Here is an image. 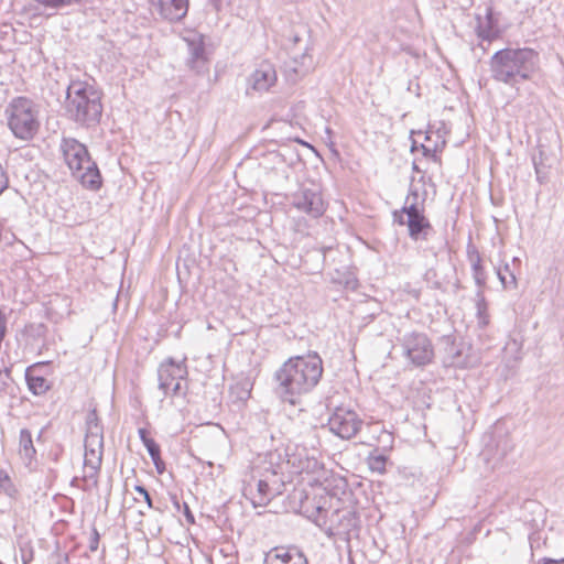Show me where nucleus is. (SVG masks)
I'll use <instances>...</instances> for the list:
<instances>
[{"label":"nucleus","instance_id":"obj_20","mask_svg":"<svg viewBox=\"0 0 564 564\" xmlns=\"http://www.w3.org/2000/svg\"><path fill=\"white\" fill-rule=\"evenodd\" d=\"M468 259L471 263L473 278L476 285L481 289L486 285L487 274L484 267L481 265V257L475 247H468L467 250Z\"/></svg>","mask_w":564,"mask_h":564},{"label":"nucleus","instance_id":"obj_5","mask_svg":"<svg viewBox=\"0 0 564 564\" xmlns=\"http://www.w3.org/2000/svg\"><path fill=\"white\" fill-rule=\"evenodd\" d=\"M7 112L9 128L17 138L30 140L34 137L40 123L33 102L30 99L19 97L12 100Z\"/></svg>","mask_w":564,"mask_h":564},{"label":"nucleus","instance_id":"obj_3","mask_svg":"<svg viewBox=\"0 0 564 564\" xmlns=\"http://www.w3.org/2000/svg\"><path fill=\"white\" fill-rule=\"evenodd\" d=\"M64 110L66 117L80 127H96L102 115L101 97L91 85L72 82L66 90Z\"/></svg>","mask_w":564,"mask_h":564},{"label":"nucleus","instance_id":"obj_2","mask_svg":"<svg viewBox=\"0 0 564 564\" xmlns=\"http://www.w3.org/2000/svg\"><path fill=\"white\" fill-rule=\"evenodd\" d=\"M539 68V54L532 48H503L490 59V72L495 80L514 86L529 80Z\"/></svg>","mask_w":564,"mask_h":564},{"label":"nucleus","instance_id":"obj_53","mask_svg":"<svg viewBox=\"0 0 564 564\" xmlns=\"http://www.w3.org/2000/svg\"><path fill=\"white\" fill-rule=\"evenodd\" d=\"M29 561H30V560H25V558H23V563H24V564H28V563H29Z\"/></svg>","mask_w":564,"mask_h":564},{"label":"nucleus","instance_id":"obj_39","mask_svg":"<svg viewBox=\"0 0 564 564\" xmlns=\"http://www.w3.org/2000/svg\"><path fill=\"white\" fill-rule=\"evenodd\" d=\"M264 564H273L272 562L265 561ZM295 564H308V561L306 557H297V561Z\"/></svg>","mask_w":564,"mask_h":564},{"label":"nucleus","instance_id":"obj_12","mask_svg":"<svg viewBox=\"0 0 564 564\" xmlns=\"http://www.w3.org/2000/svg\"><path fill=\"white\" fill-rule=\"evenodd\" d=\"M393 221L400 226H408L409 237L414 240H427L432 225L425 214L403 217L402 213H392Z\"/></svg>","mask_w":564,"mask_h":564},{"label":"nucleus","instance_id":"obj_17","mask_svg":"<svg viewBox=\"0 0 564 564\" xmlns=\"http://www.w3.org/2000/svg\"><path fill=\"white\" fill-rule=\"evenodd\" d=\"M44 364L36 362L25 369V381L29 390L35 395H42L51 389V383L40 373Z\"/></svg>","mask_w":564,"mask_h":564},{"label":"nucleus","instance_id":"obj_46","mask_svg":"<svg viewBox=\"0 0 564 564\" xmlns=\"http://www.w3.org/2000/svg\"><path fill=\"white\" fill-rule=\"evenodd\" d=\"M332 250V247H328V248H324L323 249V252H324V259H326V251H330Z\"/></svg>","mask_w":564,"mask_h":564},{"label":"nucleus","instance_id":"obj_37","mask_svg":"<svg viewBox=\"0 0 564 564\" xmlns=\"http://www.w3.org/2000/svg\"><path fill=\"white\" fill-rule=\"evenodd\" d=\"M154 466H155V469H156L158 474H160V475H161V474H163V473H164V470H165V464H164V462H163V460H159V462H156V463L154 464Z\"/></svg>","mask_w":564,"mask_h":564},{"label":"nucleus","instance_id":"obj_33","mask_svg":"<svg viewBox=\"0 0 564 564\" xmlns=\"http://www.w3.org/2000/svg\"><path fill=\"white\" fill-rule=\"evenodd\" d=\"M183 509H184L183 513H184L187 522L191 524L195 523L194 514L192 513L187 503H184Z\"/></svg>","mask_w":564,"mask_h":564},{"label":"nucleus","instance_id":"obj_24","mask_svg":"<svg viewBox=\"0 0 564 564\" xmlns=\"http://www.w3.org/2000/svg\"><path fill=\"white\" fill-rule=\"evenodd\" d=\"M388 458L387 456L379 454V455H369L367 463L371 471H376L378 474H384L386 473V465H387Z\"/></svg>","mask_w":564,"mask_h":564},{"label":"nucleus","instance_id":"obj_25","mask_svg":"<svg viewBox=\"0 0 564 564\" xmlns=\"http://www.w3.org/2000/svg\"><path fill=\"white\" fill-rule=\"evenodd\" d=\"M426 200V192L423 191L422 193L419 192L417 188L411 186L409 189V193L405 197L404 205H425Z\"/></svg>","mask_w":564,"mask_h":564},{"label":"nucleus","instance_id":"obj_16","mask_svg":"<svg viewBox=\"0 0 564 564\" xmlns=\"http://www.w3.org/2000/svg\"><path fill=\"white\" fill-rule=\"evenodd\" d=\"M269 475H265L264 478H260L257 480V489L256 492H252V489L250 488L251 494V502L253 507H264L267 506L272 498L274 497V490L272 488V482L270 478H274L276 476V473L273 470H267Z\"/></svg>","mask_w":564,"mask_h":564},{"label":"nucleus","instance_id":"obj_38","mask_svg":"<svg viewBox=\"0 0 564 564\" xmlns=\"http://www.w3.org/2000/svg\"><path fill=\"white\" fill-rule=\"evenodd\" d=\"M138 433H139L141 442H143V440H147L149 437V433L145 429H139Z\"/></svg>","mask_w":564,"mask_h":564},{"label":"nucleus","instance_id":"obj_51","mask_svg":"<svg viewBox=\"0 0 564 564\" xmlns=\"http://www.w3.org/2000/svg\"><path fill=\"white\" fill-rule=\"evenodd\" d=\"M512 261L513 262H520V260L518 258H513Z\"/></svg>","mask_w":564,"mask_h":564},{"label":"nucleus","instance_id":"obj_43","mask_svg":"<svg viewBox=\"0 0 564 564\" xmlns=\"http://www.w3.org/2000/svg\"><path fill=\"white\" fill-rule=\"evenodd\" d=\"M432 275H435V272H434L433 270H429V271L425 273L426 279L432 278Z\"/></svg>","mask_w":564,"mask_h":564},{"label":"nucleus","instance_id":"obj_34","mask_svg":"<svg viewBox=\"0 0 564 564\" xmlns=\"http://www.w3.org/2000/svg\"><path fill=\"white\" fill-rule=\"evenodd\" d=\"M500 446H501L500 457H503L507 454L508 449L511 448V446L509 445V441L507 438H503L498 443V447H500Z\"/></svg>","mask_w":564,"mask_h":564},{"label":"nucleus","instance_id":"obj_21","mask_svg":"<svg viewBox=\"0 0 564 564\" xmlns=\"http://www.w3.org/2000/svg\"><path fill=\"white\" fill-rule=\"evenodd\" d=\"M305 557V555L296 547L292 549H276V553L274 554V558L279 560L281 564H295L297 557Z\"/></svg>","mask_w":564,"mask_h":564},{"label":"nucleus","instance_id":"obj_29","mask_svg":"<svg viewBox=\"0 0 564 564\" xmlns=\"http://www.w3.org/2000/svg\"><path fill=\"white\" fill-rule=\"evenodd\" d=\"M358 518L355 511H346L340 518V525L344 528L346 533H349L351 529L357 528Z\"/></svg>","mask_w":564,"mask_h":564},{"label":"nucleus","instance_id":"obj_19","mask_svg":"<svg viewBox=\"0 0 564 564\" xmlns=\"http://www.w3.org/2000/svg\"><path fill=\"white\" fill-rule=\"evenodd\" d=\"M19 454L26 467H31L36 459V449L33 444L32 433L22 429L19 435Z\"/></svg>","mask_w":564,"mask_h":564},{"label":"nucleus","instance_id":"obj_26","mask_svg":"<svg viewBox=\"0 0 564 564\" xmlns=\"http://www.w3.org/2000/svg\"><path fill=\"white\" fill-rule=\"evenodd\" d=\"M0 490L9 497H14L18 494L10 476L3 469H0Z\"/></svg>","mask_w":564,"mask_h":564},{"label":"nucleus","instance_id":"obj_31","mask_svg":"<svg viewBox=\"0 0 564 564\" xmlns=\"http://www.w3.org/2000/svg\"><path fill=\"white\" fill-rule=\"evenodd\" d=\"M99 540H100V534H99L98 530L96 528H93L91 534L89 538V544H88V549L91 552H96L98 550Z\"/></svg>","mask_w":564,"mask_h":564},{"label":"nucleus","instance_id":"obj_15","mask_svg":"<svg viewBox=\"0 0 564 564\" xmlns=\"http://www.w3.org/2000/svg\"><path fill=\"white\" fill-rule=\"evenodd\" d=\"M85 447L104 449V429L99 422L96 409L89 411L86 417Z\"/></svg>","mask_w":564,"mask_h":564},{"label":"nucleus","instance_id":"obj_52","mask_svg":"<svg viewBox=\"0 0 564 564\" xmlns=\"http://www.w3.org/2000/svg\"><path fill=\"white\" fill-rule=\"evenodd\" d=\"M42 434H43V432L41 431V432L39 433L37 440H40V438L42 437Z\"/></svg>","mask_w":564,"mask_h":564},{"label":"nucleus","instance_id":"obj_30","mask_svg":"<svg viewBox=\"0 0 564 564\" xmlns=\"http://www.w3.org/2000/svg\"><path fill=\"white\" fill-rule=\"evenodd\" d=\"M393 213H402L403 217L419 216L425 214V205H403L400 210Z\"/></svg>","mask_w":564,"mask_h":564},{"label":"nucleus","instance_id":"obj_49","mask_svg":"<svg viewBox=\"0 0 564 564\" xmlns=\"http://www.w3.org/2000/svg\"><path fill=\"white\" fill-rule=\"evenodd\" d=\"M411 149H412V151H413L414 149H416V142H415V141H413Z\"/></svg>","mask_w":564,"mask_h":564},{"label":"nucleus","instance_id":"obj_40","mask_svg":"<svg viewBox=\"0 0 564 564\" xmlns=\"http://www.w3.org/2000/svg\"><path fill=\"white\" fill-rule=\"evenodd\" d=\"M142 443H143V445L145 446V448H149V446H150V445H153V444H155L156 442H155L153 438L148 437L147 440H143V442H142Z\"/></svg>","mask_w":564,"mask_h":564},{"label":"nucleus","instance_id":"obj_13","mask_svg":"<svg viewBox=\"0 0 564 564\" xmlns=\"http://www.w3.org/2000/svg\"><path fill=\"white\" fill-rule=\"evenodd\" d=\"M159 14L171 22L182 20L188 11V0H150Z\"/></svg>","mask_w":564,"mask_h":564},{"label":"nucleus","instance_id":"obj_9","mask_svg":"<svg viewBox=\"0 0 564 564\" xmlns=\"http://www.w3.org/2000/svg\"><path fill=\"white\" fill-rule=\"evenodd\" d=\"M291 204L312 218H319L326 210L322 193L311 187H301L293 193Z\"/></svg>","mask_w":564,"mask_h":564},{"label":"nucleus","instance_id":"obj_23","mask_svg":"<svg viewBox=\"0 0 564 564\" xmlns=\"http://www.w3.org/2000/svg\"><path fill=\"white\" fill-rule=\"evenodd\" d=\"M497 275L505 289L508 288H516L517 286V279L514 273L510 270L509 264H505L503 268L497 269Z\"/></svg>","mask_w":564,"mask_h":564},{"label":"nucleus","instance_id":"obj_42","mask_svg":"<svg viewBox=\"0 0 564 564\" xmlns=\"http://www.w3.org/2000/svg\"><path fill=\"white\" fill-rule=\"evenodd\" d=\"M432 275H435V272H434L433 270H429V271L425 273L426 279L432 278Z\"/></svg>","mask_w":564,"mask_h":564},{"label":"nucleus","instance_id":"obj_48","mask_svg":"<svg viewBox=\"0 0 564 564\" xmlns=\"http://www.w3.org/2000/svg\"><path fill=\"white\" fill-rule=\"evenodd\" d=\"M510 345H511V343H509V344H508V347H509ZM512 345H513V346H516V347H518V346H519V345H518V343H517L516 340H512Z\"/></svg>","mask_w":564,"mask_h":564},{"label":"nucleus","instance_id":"obj_36","mask_svg":"<svg viewBox=\"0 0 564 564\" xmlns=\"http://www.w3.org/2000/svg\"><path fill=\"white\" fill-rule=\"evenodd\" d=\"M538 564H564V558L562 560H552V558H542L538 562Z\"/></svg>","mask_w":564,"mask_h":564},{"label":"nucleus","instance_id":"obj_11","mask_svg":"<svg viewBox=\"0 0 564 564\" xmlns=\"http://www.w3.org/2000/svg\"><path fill=\"white\" fill-rule=\"evenodd\" d=\"M278 80L274 66L269 62H262L248 77L247 94L253 90L263 94L270 90Z\"/></svg>","mask_w":564,"mask_h":564},{"label":"nucleus","instance_id":"obj_45","mask_svg":"<svg viewBox=\"0 0 564 564\" xmlns=\"http://www.w3.org/2000/svg\"><path fill=\"white\" fill-rule=\"evenodd\" d=\"M441 140H443L440 135H437V140L433 143V145H441Z\"/></svg>","mask_w":564,"mask_h":564},{"label":"nucleus","instance_id":"obj_41","mask_svg":"<svg viewBox=\"0 0 564 564\" xmlns=\"http://www.w3.org/2000/svg\"><path fill=\"white\" fill-rule=\"evenodd\" d=\"M150 457L152 458L153 464H155V463H156V462H159V460H162V459H161V453H158V455H156V456H150Z\"/></svg>","mask_w":564,"mask_h":564},{"label":"nucleus","instance_id":"obj_4","mask_svg":"<svg viewBox=\"0 0 564 564\" xmlns=\"http://www.w3.org/2000/svg\"><path fill=\"white\" fill-rule=\"evenodd\" d=\"M61 151L64 160L80 183L91 191L101 186V175L97 164L91 161L87 148L74 138H63Z\"/></svg>","mask_w":564,"mask_h":564},{"label":"nucleus","instance_id":"obj_7","mask_svg":"<svg viewBox=\"0 0 564 564\" xmlns=\"http://www.w3.org/2000/svg\"><path fill=\"white\" fill-rule=\"evenodd\" d=\"M187 377V367L184 361H175L173 358H167L159 366L158 380L159 389L165 397H177L185 394L182 391L181 381Z\"/></svg>","mask_w":564,"mask_h":564},{"label":"nucleus","instance_id":"obj_35","mask_svg":"<svg viewBox=\"0 0 564 564\" xmlns=\"http://www.w3.org/2000/svg\"><path fill=\"white\" fill-rule=\"evenodd\" d=\"M150 456H156L158 453H161L160 446L158 443L150 445L149 448H147Z\"/></svg>","mask_w":564,"mask_h":564},{"label":"nucleus","instance_id":"obj_18","mask_svg":"<svg viewBox=\"0 0 564 564\" xmlns=\"http://www.w3.org/2000/svg\"><path fill=\"white\" fill-rule=\"evenodd\" d=\"M477 21L478 23L476 26V32L479 39L490 43L492 40L498 37L499 30L497 22L494 19V11L490 6L485 7V20H481L480 15L478 14Z\"/></svg>","mask_w":564,"mask_h":564},{"label":"nucleus","instance_id":"obj_27","mask_svg":"<svg viewBox=\"0 0 564 564\" xmlns=\"http://www.w3.org/2000/svg\"><path fill=\"white\" fill-rule=\"evenodd\" d=\"M445 145L446 141L441 140V145L421 144V149L425 158L432 159L434 162H440L441 159L437 153L442 152Z\"/></svg>","mask_w":564,"mask_h":564},{"label":"nucleus","instance_id":"obj_8","mask_svg":"<svg viewBox=\"0 0 564 564\" xmlns=\"http://www.w3.org/2000/svg\"><path fill=\"white\" fill-rule=\"evenodd\" d=\"M362 420L351 409L336 406L327 421L329 431L341 440H350L356 436L362 426Z\"/></svg>","mask_w":564,"mask_h":564},{"label":"nucleus","instance_id":"obj_44","mask_svg":"<svg viewBox=\"0 0 564 564\" xmlns=\"http://www.w3.org/2000/svg\"><path fill=\"white\" fill-rule=\"evenodd\" d=\"M173 503H174L176 509H180V502H178L176 497H173Z\"/></svg>","mask_w":564,"mask_h":564},{"label":"nucleus","instance_id":"obj_1","mask_svg":"<svg viewBox=\"0 0 564 564\" xmlns=\"http://www.w3.org/2000/svg\"><path fill=\"white\" fill-rule=\"evenodd\" d=\"M323 375V361L316 354L289 358L274 373L275 393L283 402L299 403L300 397L312 391Z\"/></svg>","mask_w":564,"mask_h":564},{"label":"nucleus","instance_id":"obj_6","mask_svg":"<svg viewBox=\"0 0 564 564\" xmlns=\"http://www.w3.org/2000/svg\"><path fill=\"white\" fill-rule=\"evenodd\" d=\"M401 347L402 355L415 367L430 364L434 357L433 345L424 333L405 334L401 339Z\"/></svg>","mask_w":564,"mask_h":564},{"label":"nucleus","instance_id":"obj_10","mask_svg":"<svg viewBox=\"0 0 564 564\" xmlns=\"http://www.w3.org/2000/svg\"><path fill=\"white\" fill-rule=\"evenodd\" d=\"M187 44L188 58L186 65L196 74H204L208 70V59L205 51V43L202 34L192 33L184 37Z\"/></svg>","mask_w":564,"mask_h":564},{"label":"nucleus","instance_id":"obj_50","mask_svg":"<svg viewBox=\"0 0 564 564\" xmlns=\"http://www.w3.org/2000/svg\"><path fill=\"white\" fill-rule=\"evenodd\" d=\"M425 140H426L427 142H430V141H431V137L427 134V135H426V138H425Z\"/></svg>","mask_w":564,"mask_h":564},{"label":"nucleus","instance_id":"obj_22","mask_svg":"<svg viewBox=\"0 0 564 564\" xmlns=\"http://www.w3.org/2000/svg\"><path fill=\"white\" fill-rule=\"evenodd\" d=\"M476 308L478 323L484 327L488 324L489 321L487 314V303L481 290L476 293Z\"/></svg>","mask_w":564,"mask_h":564},{"label":"nucleus","instance_id":"obj_14","mask_svg":"<svg viewBox=\"0 0 564 564\" xmlns=\"http://www.w3.org/2000/svg\"><path fill=\"white\" fill-rule=\"evenodd\" d=\"M102 454L104 449L85 447L83 479L93 487L98 486V475L101 468Z\"/></svg>","mask_w":564,"mask_h":564},{"label":"nucleus","instance_id":"obj_32","mask_svg":"<svg viewBox=\"0 0 564 564\" xmlns=\"http://www.w3.org/2000/svg\"><path fill=\"white\" fill-rule=\"evenodd\" d=\"M134 490L143 497V499L149 508H153L152 498H151L149 491L143 486L137 485L134 487Z\"/></svg>","mask_w":564,"mask_h":564},{"label":"nucleus","instance_id":"obj_28","mask_svg":"<svg viewBox=\"0 0 564 564\" xmlns=\"http://www.w3.org/2000/svg\"><path fill=\"white\" fill-rule=\"evenodd\" d=\"M295 66L292 68L294 73L304 75L306 74L312 66V58L306 54L301 55V61L299 62L296 57L293 58Z\"/></svg>","mask_w":564,"mask_h":564},{"label":"nucleus","instance_id":"obj_47","mask_svg":"<svg viewBox=\"0 0 564 564\" xmlns=\"http://www.w3.org/2000/svg\"><path fill=\"white\" fill-rule=\"evenodd\" d=\"M250 394L249 391H243V395L240 397V399H245V398H248Z\"/></svg>","mask_w":564,"mask_h":564}]
</instances>
